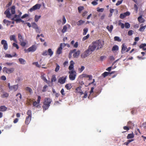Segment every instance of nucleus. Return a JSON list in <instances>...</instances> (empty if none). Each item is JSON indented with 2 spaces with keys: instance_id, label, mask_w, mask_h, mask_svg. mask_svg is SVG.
I'll use <instances>...</instances> for the list:
<instances>
[{
  "instance_id": "59",
  "label": "nucleus",
  "mask_w": 146,
  "mask_h": 146,
  "mask_svg": "<svg viewBox=\"0 0 146 146\" xmlns=\"http://www.w3.org/2000/svg\"><path fill=\"white\" fill-rule=\"evenodd\" d=\"M125 17V16L124 13L121 14L120 16V18L122 19L124 18Z\"/></svg>"
},
{
  "instance_id": "7",
  "label": "nucleus",
  "mask_w": 146,
  "mask_h": 146,
  "mask_svg": "<svg viewBox=\"0 0 146 146\" xmlns=\"http://www.w3.org/2000/svg\"><path fill=\"white\" fill-rule=\"evenodd\" d=\"M41 6V5L40 4H36L34 6H33L31 9H30L29 10V11L30 12H32L36 10L39 9Z\"/></svg>"
},
{
  "instance_id": "6",
  "label": "nucleus",
  "mask_w": 146,
  "mask_h": 146,
  "mask_svg": "<svg viewBox=\"0 0 146 146\" xmlns=\"http://www.w3.org/2000/svg\"><path fill=\"white\" fill-rule=\"evenodd\" d=\"M8 87L10 90H13L14 91H15L18 89V84L11 86L10 83H8Z\"/></svg>"
},
{
  "instance_id": "51",
  "label": "nucleus",
  "mask_w": 146,
  "mask_h": 146,
  "mask_svg": "<svg viewBox=\"0 0 146 146\" xmlns=\"http://www.w3.org/2000/svg\"><path fill=\"white\" fill-rule=\"evenodd\" d=\"M38 104H38L37 102L35 101L33 103V105L34 106L38 107L40 106Z\"/></svg>"
},
{
  "instance_id": "57",
  "label": "nucleus",
  "mask_w": 146,
  "mask_h": 146,
  "mask_svg": "<svg viewBox=\"0 0 146 146\" xmlns=\"http://www.w3.org/2000/svg\"><path fill=\"white\" fill-rule=\"evenodd\" d=\"M62 21H63V22L62 23V25L64 24L66 22V20L65 17L64 16H63Z\"/></svg>"
},
{
  "instance_id": "58",
  "label": "nucleus",
  "mask_w": 146,
  "mask_h": 146,
  "mask_svg": "<svg viewBox=\"0 0 146 146\" xmlns=\"http://www.w3.org/2000/svg\"><path fill=\"white\" fill-rule=\"evenodd\" d=\"M134 9L135 11H136V13H137V10L138 9V7L136 4H135L134 5Z\"/></svg>"
},
{
  "instance_id": "47",
  "label": "nucleus",
  "mask_w": 146,
  "mask_h": 146,
  "mask_svg": "<svg viewBox=\"0 0 146 146\" xmlns=\"http://www.w3.org/2000/svg\"><path fill=\"white\" fill-rule=\"evenodd\" d=\"M76 50V49H74L73 50L71 51L69 54V58L71 57L72 53L74 52Z\"/></svg>"
},
{
  "instance_id": "36",
  "label": "nucleus",
  "mask_w": 146,
  "mask_h": 146,
  "mask_svg": "<svg viewBox=\"0 0 146 146\" xmlns=\"http://www.w3.org/2000/svg\"><path fill=\"white\" fill-rule=\"evenodd\" d=\"M41 78L47 83L48 84L49 83L48 81L47 80L44 75H42L41 76Z\"/></svg>"
},
{
  "instance_id": "28",
  "label": "nucleus",
  "mask_w": 146,
  "mask_h": 146,
  "mask_svg": "<svg viewBox=\"0 0 146 146\" xmlns=\"http://www.w3.org/2000/svg\"><path fill=\"white\" fill-rule=\"evenodd\" d=\"M48 55L50 56H51L53 54V51H52L50 48H49L48 50Z\"/></svg>"
},
{
  "instance_id": "4",
  "label": "nucleus",
  "mask_w": 146,
  "mask_h": 146,
  "mask_svg": "<svg viewBox=\"0 0 146 146\" xmlns=\"http://www.w3.org/2000/svg\"><path fill=\"white\" fill-rule=\"evenodd\" d=\"M3 72L8 74L12 73L15 71V68H8L6 67H3Z\"/></svg>"
},
{
  "instance_id": "5",
  "label": "nucleus",
  "mask_w": 146,
  "mask_h": 146,
  "mask_svg": "<svg viewBox=\"0 0 146 146\" xmlns=\"http://www.w3.org/2000/svg\"><path fill=\"white\" fill-rule=\"evenodd\" d=\"M64 44L60 43L59 47H58L56 53L57 54H60L62 53V49L64 47Z\"/></svg>"
},
{
  "instance_id": "53",
  "label": "nucleus",
  "mask_w": 146,
  "mask_h": 146,
  "mask_svg": "<svg viewBox=\"0 0 146 146\" xmlns=\"http://www.w3.org/2000/svg\"><path fill=\"white\" fill-rule=\"evenodd\" d=\"M27 114L28 115V116L31 117V111L30 110H28L27 112Z\"/></svg>"
},
{
  "instance_id": "38",
  "label": "nucleus",
  "mask_w": 146,
  "mask_h": 146,
  "mask_svg": "<svg viewBox=\"0 0 146 146\" xmlns=\"http://www.w3.org/2000/svg\"><path fill=\"white\" fill-rule=\"evenodd\" d=\"M118 25L120 26L122 29H123L124 27V25L121 23V21H119Z\"/></svg>"
},
{
  "instance_id": "3",
  "label": "nucleus",
  "mask_w": 146,
  "mask_h": 146,
  "mask_svg": "<svg viewBox=\"0 0 146 146\" xmlns=\"http://www.w3.org/2000/svg\"><path fill=\"white\" fill-rule=\"evenodd\" d=\"M70 74L69 75V78L71 80H74L76 76V73L74 70H72L69 71L68 72Z\"/></svg>"
},
{
  "instance_id": "35",
  "label": "nucleus",
  "mask_w": 146,
  "mask_h": 146,
  "mask_svg": "<svg viewBox=\"0 0 146 146\" xmlns=\"http://www.w3.org/2000/svg\"><path fill=\"white\" fill-rule=\"evenodd\" d=\"M65 87L67 90H69L71 88L72 86L71 84H69L66 85Z\"/></svg>"
},
{
  "instance_id": "49",
  "label": "nucleus",
  "mask_w": 146,
  "mask_h": 146,
  "mask_svg": "<svg viewBox=\"0 0 146 146\" xmlns=\"http://www.w3.org/2000/svg\"><path fill=\"white\" fill-rule=\"evenodd\" d=\"M114 40L115 41H121V40L119 38L118 36H115L114 37Z\"/></svg>"
},
{
  "instance_id": "43",
  "label": "nucleus",
  "mask_w": 146,
  "mask_h": 146,
  "mask_svg": "<svg viewBox=\"0 0 146 146\" xmlns=\"http://www.w3.org/2000/svg\"><path fill=\"white\" fill-rule=\"evenodd\" d=\"M20 45L24 47V46H25L26 44V43L25 42H24L23 41L20 42Z\"/></svg>"
},
{
  "instance_id": "39",
  "label": "nucleus",
  "mask_w": 146,
  "mask_h": 146,
  "mask_svg": "<svg viewBox=\"0 0 146 146\" xmlns=\"http://www.w3.org/2000/svg\"><path fill=\"white\" fill-rule=\"evenodd\" d=\"M90 36L89 34H88L86 36H84L82 38V40L84 41L88 38Z\"/></svg>"
},
{
  "instance_id": "27",
  "label": "nucleus",
  "mask_w": 146,
  "mask_h": 146,
  "mask_svg": "<svg viewBox=\"0 0 146 146\" xmlns=\"http://www.w3.org/2000/svg\"><path fill=\"white\" fill-rule=\"evenodd\" d=\"M25 90L29 92L30 94L33 93V90L31 88L29 87H27L25 88Z\"/></svg>"
},
{
  "instance_id": "64",
  "label": "nucleus",
  "mask_w": 146,
  "mask_h": 146,
  "mask_svg": "<svg viewBox=\"0 0 146 146\" xmlns=\"http://www.w3.org/2000/svg\"><path fill=\"white\" fill-rule=\"evenodd\" d=\"M133 31L132 30H130L128 32V35L129 36H131L133 34Z\"/></svg>"
},
{
  "instance_id": "22",
  "label": "nucleus",
  "mask_w": 146,
  "mask_h": 146,
  "mask_svg": "<svg viewBox=\"0 0 146 146\" xmlns=\"http://www.w3.org/2000/svg\"><path fill=\"white\" fill-rule=\"evenodd\" d=\"M106 28L111 33L113 28V26L112 25H111L110 26H108L106 27Z\"/></svg>"
},
{
  "instance_id": "54",
  "label": "nucleus",
  "mask_w": 146,
  "mask_h": 146,
  "mask_svg": "<svg viewBox=\"0 0 146 146\" xmlns=\"http://www.w3.org/2000/svg\"><path fill=\"white\" fill-rule=\"evenodd\" d=\"M109 74V73L108 72H105L102 74V75L104 77H105L106 76H107Z\"/></svg>"
},
{
  "instance_id": "44",
  "label": "nucleus",
  "mask_w": 146,
  "mask_h": 146,
  "mask_svg": "<svg viewBox=\"0 0 146 146\" xmlns=\"http://www.w3.org/2000/svg\"><path fill=\"white\" fill-rule=\"evenodd\" d=\"M88 31V29L87 28H84L83 30V35H86Z\"/></svg>"
},
{
  "instance_id": "2",
  "label": "nucleus",
  "mask_w": 146,
  "mask_h": 146,
  "mask_svg": "<svg viewBox=\"0 0 146 146\" xmlns=\"http://www.w3.org/2000/svg\"><path fill=\"white\" fill-rule=\"evenodd\" d=\"M52 100L48 98H45L43 102V105L42 106L43 110L45 111L48 109L50 106V104L52 102Z\"/></svg>"
},
{
  "instance_id": "15",
  "label": "nucleus",
  "mask_w": 146,
  "mask_h": 146,
  "mask_svg": "<svg viewBox=\"0 0 146 146\" xmlns=\"http://www.w3.org/2000/svg\"><path fill=\"white\" fill-rule=\"evenodd\" d=\"M121 48V52L122 53H125V51L127 49L126 46L123 44L122 45Z\"/></svg>"
},
{
  "instance_id": "9",
  "label": "nucleus",
  "mask_w": 146,
  "mask_h": 146,
  "mask_svg": "<svg viewBox=\"0 0 146 146\" xmlns=\"http://www.w3.org/2000/svg\"><path fill=\"white\" fill-rule=\"evenodd\" d=\"M1 44L3 45L4 49L7 50L8 48V45L7 41L5 40H2L1 41Z\"/></svg>"
},
{
  "instance_id": "52",
  "label": "nucleus",
  "mask_w": 146,
  "mask_h": 146,
  "mask_svg": "<svg viewBox=\"0 0 146 146\" xmlns=\"http://www.w3.org/2000/svg\"><path fill=\"white\" fill-rule=\"evenodd\" d=\"M13 47H16L17 49H18L19 48L18 45L17 44H16V43H13Z\"/></svg>"
},
{
  "instance_id": "45",
  "label": "nucleus",
  "mask_w": 146,
  "mask_h": 146,
  "mask_svg": "<svg viewBox=\"0 0 146 146\" xmlns=\"http://www.w3.org/2000/svg\"><path fill=\"white\" fill-rule=\"evenodd\" d=\"M81 86H79V87H77L76 89V92L79 93V92H80V91H81Z\"/></svg>"
},
{
  "instance_id": "17",
  "label": "nucleus",
  "mask_w": 146,
  "mask_h": 146,
  "mask_svg": "<svg viewBox=\"0 0 146 146\" xmlns=\"http://www.w3.org/2000/svg\"><path fill=\"white\" fill-rule=\"evenodd\" d=\"M20 63L22 64H25L26 63V61L25 60L22 58H19L18 59Z\"/></svg>"
},
{
  "instance_id": "37",
  "label": "nucleus",
  "mask_w": 146,
  "mask_h": 146,
  "mask_svg": "<svg viewBox=\"0 0 146 146\" xmlns=\"http://www.w3.org/2000/svg\"><path fill=\"white\" fill-rule=\"evenodd\" d=\"M32 27L34 29H36L38 27L37 24L35 23H32Z\"/></svg>"
},
{
  "instance_id": "61",
  "label": "nucleus",
  "mask_w": 146,
  "mask_h": 146,
  "mask_svg": "<svg viewBox=\"0 0 146 146\" xmlns=\"http://www.w3.org/2000/svg\"><path fill=\"white\" fill-rule=\"evenodd\" d=\"M48 54V51L46 50H45L44 51L42 54V55L44 56H46Z\"/></svg>"
},
{
  "instance_id": "14",
  "label": "nucleus",
  "mask_w": 146,
  "mask_h": 146,
  "mask_svg": "<svg viewBox=\"0 0 146 146\" xmlns=\"http://www.w3.org/2000/svg\"><path fill=\"white\" fill-rule=\"evenodd\" d=\"M6 15V16L8 18H10L11 17V15L10 12V10L9 9H7L4 13Z\"/></svg>"
},
{
  "instance_id": "32",
  "label": "nucleus",
  "mask_w": 146,
  "mask_h": 146,
  "mask_svg": "<svg viewBox=\"0 0 146 146\" xmlns=\"http://www.w3.org/2000/svg\"><path fill=\"white\" fill-rule=\"evenodd\" d=\"M67 26L64 25L62 29V32L63 33H65L67 31Z\"/></svg>"
},
{
  "instance_id": "42",
  "label": "nucleus",
  "mask_w": 146,
  "mask_h": 146,
  "mask_svg": "<svg viewBox=\"0 0 146 146\" xmlns=\"http://www.w3.org/2000/svg\"><path fill=\"white\" fill-rule=\"evenodd\" d=\"M13 57V55H12L10 54H5V58H11L12 57Z\"/></svg>"
},
{
  "instance_id": "33",
  "label": "nucleus",
  "mask_w": 146,
  "mask_h": 146,
  "mask_svg": "<svg viewBox=\"0 0 146 146\" xmlns=\"http://www.w3.org/2000/svg\"><path fill=\"white\" fill-rule=\"evenodd\" d=\"M85 67L84 66H82L81 68H79L78 69V71L79 73H81L84 69Z\"/></svg>"
},
{
  "instance_id": "26",
  "label": "nucleus",
  "mask_w": 146,
  "mask_h": 146,
  "mask_svg": "<svg viewBox=\"0 0 146 146\" xmlns=\"http://www.w3.org/2000/svg\"><path fill=\"white\" fill-rule=\"evenodd\" d=\"M7 108L5 106H2L0 107V111H6L7 110Z\"/></svg>"
},
{
  "instance_id": "30",
  "label": "nucleus",
  "mask_w": 146,
  "mask_h": 146,
  "mask_svg": "<svg viewBox=\"0 0 146 146\" xmlns=\"http://www.w3.org/2000/svg\"><path fill=\"white\" fill-rule=\"evenodd\" d=\"M3 22L5 24H6L7 26L9 25L11 23V22L6 19H4L3 21Z\"/></svg>"
},
{
  "instance_id": "31",
  "label": "nucleus",
  "mask_w": 146,
  "mask_h": 146,
  "mask_svg": "<svg viewBox=\"0 0 146 146\" xmlns=\"http://www.w3.org/2000/svg\"><path fill=\"white\" fill-rule=\"evenodd\" d=\"M13 64V62H7L4 63L3 65L7 66H11Z\"/></svg>"
},
{
  "instance_id": "13",
  "label": "nucleus",
  "mask_w": 146,
  "mask_h": 146,
  "mask_svg": "<svg viewBox=\"0 0 146 146\" xmlns=\"http://www.w3.org/2000/svg\"><path fill=\"white\" fill-rule=\"evenodd\" d=\"M75 63L73 60H71L70 62V65L68 67V69L70 71L74 70V65Z\"/></svg>"
},
{
  "instance_id": "23",
  "label": "nucleus",
  "mask_w": 146,
  "mask_h": 146,
  "mask_svg": "<svg viewBox=\"0 0 146 146\" xmlns=\"http://www.w3.org/2000/svg\"><path fill=\"white\" fill-rule=\"evenodd\" d=\"M80 52V51L79 50L75 52L73 55L74 57L75 58L77 57L79 55Z\"/></svg>"
},
{
  "instance_id": "55",
  "label": "nucleus",
  "mask_w": 146,
  "mask_h": 146,
  "mask_svg": "<svg viewBox=\"0 0 146 146\" xmlns=\"http://www.w3.org/2000/svg\"><path fill=\"white\" fill-rule=\"evenodd\" d=\"M145 27L142 26L139 29V31H143L145 29Z\"/></svg>"
},
{
  "instance_id": "21",
  "label": "nucleus",
  "mask_w": 146,
  "mask_h": 146,
  "mask_svg": "<svg viewBox=\"0 0 146 146\" xmlns=\"http://www.w3.org/2000/svg\"><path fill=\"white\" fill-rule=\"evenodd\" d=\"M119 50V47L117 45H114L112 48V50L113 52Z\"/></svg>"
},
{
  "instance_id": "34",
  "label": "nucleus",
  "mask_w": 146,
  "mask_h": 146,
  "mask_svg": "<svg viewBox=\"0 0 146 146\" xmlns=\"http://www.w3.org/2000/svg\"><path fill=\"white\" fill-rule=\"evenodd\" d=\"M134 135L133 133L129 134L127 136V139H131L133 138Z\"/></svg>"
},
{
  "instance_id": "12",
  "label": "nucleus",
  "mask_w": 146,
  "mask_h": 146,
  "mask_svg": "<svg viewBox=\"0 0 146 146\" xmlns=\"http://www.w3.org/2000/svg\"><path fill=\"white\" fill-rule=\"evenodd\" d=\"M67 78V76H64L60 78L58 80V82L61 84H63L65 82V81Z\"/></svg>"
},
{
  "instance_id": "18",
  "label": "nucleus",
  "mask_w": 146,
  "mask_h": 146,
  "mask_svg": "<svg viewBox=\"0 0 146 146\" xmlns=\"http://www.w3.org/2000/svg\"><path fill=\"white\" fill-rule=\"evenodd\" d=\"M31 117L30 116H27L26 118L25 121V123L27 125H28L30 123L31 120Z\"/></svg>"
},
{
  "instance_id": "41",
  "label": "nucleus",
  "mask_w": 146,
  "mask_h": 146,
  "mask_svg": "<svg viewBox=\"0 0 146 146\" xmlns=\"http://www.w3.org/2000/svg\"><path fill=\"white\" fill-rule=\"evenodd\" d=\"M84 9V7L83 6H80L78 7V10L79 13H80Z\"/></svg>"
},
{
  "instance_id": "25",
  "label": "nucleus",
  "mask_w": 146,
  "mask_h": 146,
  "mask_svg": "<svg viewBox=\"0 0 146 146\" xmlns=\"http://www.w3.org/2000/svg\"><path fill=\"white\" fill-rule=\"evenodd\" d=\"M84 23L85 21L81 20L78 21L76 23V24L77 25L80 26L82 25Z\"/></svg>"
},
{
  "instance_id": "10",
  "label": "nucleus",
  "mask_w": 146,
  "mask_h": 146,
  "mask_svg": "<svg viewBox=\"0 0 146 146\" xmlns=\"http://www.w3.org/2000/svg\"><path fill=\"white\" fill-rule=\"evenodd\" d=\"M80 78H89V80H91L92 79V76L91 75H87L86 74H83L80 76Z\"/></svg>"
},
{
  "instance_id": "11",
  "label": "nucleus",
  "mask_w": 146,
  "mask_h": 146,
  "mask_svg": "<svg viewBox=\"0 0 146 146\" xmlns=\"http://www.w3.org/2000/svg\"><path fill=\"white\" fill-rule=\"evenodd\" d=\"M37 47L35 45H33L28 48L29 52H33L36 49Z\"/></svg>"
},
{
  "instance_id": "19",
  "label": "nucleus",
  "mask_w": 146,
  "mask_h": 146,
  "mask_svg": "<svg viewBox=\"0 0 146 146\" xmlns=\"http://www.w3.org/2000/svg\"><path fill=\"white\" fill-rule=\"evenodd\" d=\"M137 19L138 21L141 23H143L145 21V19L142 18V16H140Z\"/></svg>"
},
{
  "instance_id": "60",
  "label": "nucleus",
  "mask_w": 146,
  "mask_h": 146,
  "mask_svg": "<svg viewBox=\"0 0 146 146\" xmlns=\"http://www.w3.org/2000/svg\"><path fill=\"white\" fill-rule=\"evenodd\" d=\"M123 0H121V1H118L116 4V5L118 6L120 5L123 1Z\"/></svg>"
},
{
  "instance_id": "62",
  "label": "nucleus",
  "mask_w": 146,
  "mask_h": 146,
  "mask_svg": "<svg viewBox=\"0 0 146 146\" xmlns=\"http://www.w3.org/2000/svg\"><path fill=\"white\" fill-rule=\"evenodd\" d=\"M1 79L3 80H6V77L5 76H2L1 77Z\"/></svg>"
},
{
  "instance_id": "1",
  "label": "nucleus",
  "mask_w": 146,
  "mask_h": 146,
  "mask_svg": "<svg viewBox=\"0 0 146 146\" xmlns=\"http://www.w3.org/2000/svg\"><path fill=\"white\" fill-rule=\"evenodd\" d=\"M104 44V42L102 40H96L93 42L89 46L88 49L82 54V57L84 58L87 57L95 50L101 48Z\"/></svg>"
},
{
  "instance_id": "50",
  "label": "nucleus",
  "mask_w": 146,
  "mask_h": 146,
  "mask_svg": "<svg viewBox=\"0 0 146 146\" xmlns=\"http://www.w3.org/2000/svg\"><path fill=\"white\" fill-rule=\"evenodd\" d=\"M97 11L99 12H103L104 10V8H102L99 9V7H98L97 8Z\"/></svg>"
},
{
  "instance_id": "56",
  "label": "nucleus",
  "mask_w": 146,
  "mask_h": 146,
  "mask_svg": "<svg viewBox=\"0 0 146 146\" xmlns=\"http://www.w3.org/2000/svg\"><path fill=\"white\" fill-rule=\"evenodd\" d=\"M56 80V78L55 76H53L52 78L51 81V82H55Z\"/></svg>"
},
{
  "instance_id": "16",
  "label": "nucleus",
  "mask_w": 146,
  "mask_h": 146,
  "mask_svg": "<svg viewBox=\"0 0 146 146\" xmlns=\"http://www.w3.org/2000/svg\"><path fill=\"white\" fill-rule=\"evenodd\" d=\"M9 38L10 40H13L16 42H17V40L16 38V36L15 35H11L10 36Z\"/></svg>"
},
{
  "instance_id": "46",
  "label": "nucleus",
  "mask_w": 146,
  "mask_h": 146,
  "mask_svg": "<svg viewBox=\"0 0 146 146\" xmlns=\"http://www.w3.org/2000/svg\"><path fill=\"white\" fill-rule=\"evenodd\" d=\"M125 28L128 29L130 27V25L129 23H125Z\"/></svg>"
},
{
  "instance_id": "63",
  "label": "nucleus",
  "mask_w": 146,
  "mask_h": 146,
  "mask_svg": "<svg viewBox=\"0 0 146 146\" xmlns=\"http://www.w3.org/2000/svg\"><path fill=\"white\" fill-rule=\"evenodd\" d=\"M48 87V86L47 85L44 86L43 87L42 90V92H44L46 91V88Z\"/></svg>"
},
{
  "instance_id": "48",
  "label": "nucleus",
  "mask_w": 146,
  "mask_h": 146,
  "mask_svg": "<svg viewBox=\"0 0 146 146\" xmlns=\"http://www.w3.org/2000/svg\"><path fill=\"white\" fill-rule=\"evenodd\" d=\"M33 64L35 65L36 66L38 67H40V66L39 65L38 62H34L33 63Z\"/></svg>"
},
{
  "instance_id": "8",
  "label": "nucleus",
  "mask_w": 146,
  "mask_h": 146,
  "mask_svg": "<svg viewBox=\"0 0 146 146\" xmlns=\"http://www.w3.org/2000/svg\"><path fill=\"white\" fill-rule=\"evenodd\" d=\"M20 17L18 15H15L14 17L12 18L11 20L15 21L17 23L20 22L21 21H22V20L21 19Z\"/></svg>"
},
{
  "instance_id": "29",
  "label": "nucleus",
  "mask_w": 146,
  "mask_h": 146,
  "mask_svg": "<svg viewBox=\"0 0 146 146\" xmlns=\"http://www.w3.org/2000/svg\"><path fill=\"white\" fill-rule=\"evenodd\" d=\"M15 7L13 6L12 7L11 9V11L12 14H14L15 13Z\"/></svg>"
},
{
  "instance_id": "24",
  "label": "nucleus",
  "mask_w": 146,
  "mask_h": 146,
  "mask_svg": "<svg viewBox=\"0 0 146 146\" xmlns=\"http://www.w3.org/2000/svg\"><path fill=\"white\" fill-rule=\"evenodd\" d=\"M18 39L20 42L24 41V39L23 36L21 35L20 34H18Z\"/></svg>"
},
{
  "instance_id": "40",
  "label": "nucleus",
  "mask_w": 146,
  "mask_h": 146,
  "mask_svg": "<svg viewBox=\"0 0 146 146\" xmlns=\"http://www.w3.org/2000/svg\"><path fill=\"white\" fill-rule=\"evenodd\" d=\"M56 67L55 69V71L56 72L58 71L59 70L60 66L57 64H56Z\"/></svg>"
},
{
  "instance_id": "20",
  "label": "nucleus",
  "mask_w": 146,
  "mask_h": 146,
  "mask_svg": "<svg viewBox=\"0 0 146 146\" xmlns=\"http://www.w3.org/2000/svg\"><path fill=\"white\" fill-rule=\"evenodd\" d=\"M41 17V16L40 15H35L34 18L35 21L36 22H37Z\"/></svg>"
}]
</instances>
